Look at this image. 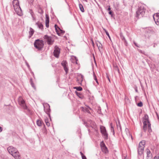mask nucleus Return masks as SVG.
<instances>
[{"label":"nucleus","mask_w":159,"mask_h":159,"mask_svg":"<svg viewBox=\"0 0 159 159\" xmlns=\"http://www.w3.org/2000/svg\"><path fill=\"white\" fill-rule=\"evenodd\" d=\"M93 96H92V97L90 96L89 97V99L90 101H92L93 99Z\"/></svg>","instance_id":"de8ad7c7"},{"label":"nucleus","mask_w":159,"mask_h":159,"mask_svg":"<svg viewBox=\"0 0 159 159\" xmlns=\"http://www.w3.org/2000/svg\"><path fill=\"white\" fill-rule=\"evenodd\" d=\"M101 149L102 152L105 153L107 154L108 152V149L107 147L102 148Z\"/></svg>","instance_id":"4be33fe9"},{"label":"nucleus","mask_w":159,"mask_h":159,"mask_svg":"<svg viewBox=\"0 0 159 159\" xmlns=\"http://www.w3.org/2000/svg\"><path fill=\"white\" fill-rule=\"evenodd\" d=\"M30 84L32 86V87H33L34 89H35V87L34 84V83H33L32 80V79H30Z\"/></svg>","instance_id":"2f4dec72"},{"label":"nucleus","mask_w":159,"mask_h":159,"mask_svg":"<svg viewBox=\"0 0 159 159\" xmlns=\"http://www.w3.org/2000/svg\"><path fill=\"white\" fill-rule=\"evenodd\" d=\"M146 141L145 140H142L139 143L138 148H137L138 154L139 156L142 155L143 152L145 148Z\"/></svg>","instance_id":"f03ea898"},{"label":"nucleus","mask_w":159,"mask_h":159,"mask_svg":"<svg viewBox=\"0 0 159 159\" xmlns=\"http://www.w3.org/2000/svg\"><path fill=\"white\" fill-rule=\"evenodd\" d=\"M99 43H100V45H98V43H97V45L98 46L99 50L100 51V49H102V45L100 42H99Z\"/></svg>","instance_id":"473e14b6"},{"label":"nucleus","mask_w":159,"mask_h":159,"mask_svg":"<svg viewBox=\"0 0 159 159\" xmlns=\"http://www.w3.org/2000/svg\"><path fill=\"white\" fill-rule=\"evenodd\" d=\"M54 27L55 28L56 31L57 33V34L58 35H60V34L59 33V30L60 29V28L57 26V24H55Z\"/></svg>","instance_id":"412c9836"},{"label":"nucleus","mask_w":159,"mask_h":159,"mask_svg":"<svg viewBox=\"0 0 159 159\" xmlns=\"http://www.w3.org/2000/svg\"><path fill=\"white\" fill-rule=\"evenodd\" d=\"M75 63L77 64H78V63H77L78 59H77V58H76L75 57Z\"/></svg>","instance_id":"8fccbe9b"},{"label":"nucleus","mask_w":159,"mask_h":159,"mask_svg":"<svg viewBox=\"0 0 159 159\" xmlns=\"http://www.w3.org/2000/svg\"><path fill=\"white\" fill-rule=\"evenodd\" d=\"M75 93L76 95L79 97L81 99H83L84 98V95L81 94L80 92H78L76 91H75Z\"/></svg>","instance_id":"a211bd4d"},{"label":"nucleus","mask_w":159,"mask_h":159,"mask_svg":"<svg viewBox=\"0 0 159 159\" xmlns=\"http://www.w3.org/2000/svg\"><path fill=\"white\" fill-rule=\"evenodd\" d=\"M15 11L16 12L17 14L20 16L22 15V11L20 6H18L14 8Z\"/></svg>","instance_id":"9d476101"},{"label":"nucleus","mask_w":159,"mask_h":159,"mask_svg":"<svg viewBox=\"0 0 159 159\" xmlns=\"http://www.w3.org/2000/svg\"><path fill=\"white\" fill-rule=\"evenodd\" d=\"M7 150L10 154L11 155L12 153L16 152V151H17L16 149L12 146L8 147L7 148Z\"/></svg>","instance_id":"1a4fd4ad"},{"label":"nucleus","mask_w":159,"mask_h":159,"mask_svg":"<svg viewBox=\"0 0 159 159\" xmlns=\"http://www.w3.org/2000/svg\"><path fill=\"white\" fill-rule=\"evenodd\" d=\"M154 159H159V154L156 155L154 158Z\"/></svg>","instance_id":"c03bdc74"},{"label":"nucleus","mask_w":159,"mask_h":159,"mask_svg":"<svg viewBox=\"0 0 159 159\" xmlns=\"http://www.w3.org/2000/svg\"><path fill=\"white\" fill-rule=\"evenodd\" d=\"M3 130V128L0 126V133L2 132Z\"/></svg>","instance_id":"bf43d9fd"},{"label":"nucleus","mask_w":159,"mask_h":159,"mask_svg":"<svg viewBox=\"0 0 159 159\" xmlns=\"http://www.w3.org/2000/svg\"><path fill=\"white\" fill-rule=\"evenodd\" d=\"M46 26L48 28L49 26V23H46Z\"/></svg>","instance_id":"603ef678"},{"label":"nucleus","mask_w":159,"mask_h":159,"mask_svg":"<svg viewBox=\"0 0 159 159\" xmlns=\"http://www.w3.org/2000/svg\"><path fill=\"white\" fill-rule=\"evenodd\" d=\"M45 122L47 126H49L50 125V124L48 122V119L45 120Z\"/></svg>","instance_id":"58836bf2"},{"label":"nucleus","mask_w":159,"mask_h":159,"mask_svg":"<svg viewBox=\"0 0 159 159\" xmlns=\"http://www.w3.org/2000/svg\"><path fill=\"white\" fill-rule=\"evenodd\" d=\"M102 134L103 135L104 138L105 139H107L108 138V135L107 132H105L104 133H102Z\"/></svg>","instance_id":"393cba45"},{"label":"nucleus","mask_w":159,"mask_h":159,"mask_svg":"<svg viewBox=\"0 0 159 159\" xmlns=\"http://www.w3.org/2000/svg\"><path fill=\"white\" fill-rule=\"evenodd\" d=\"M46 20H49V16L47 14L46 15Z\"/></svg>","instance_id":"3c124183"},{"label":"nucleus","mask_w":159,"mask_h":159,"mask_svg":"<svg viewBox=\"0 0 159 159\" xmlns=\"http://www.w3.org/2000/svg\"><path fill=\"white\" fill-rule=\"evenodd\" d=\"M84 124L85 125V126L87 127H88L89 126V125H88V123H87L85 121H84Z\"/></svg>","instance_id":"79ce46f5"},{"label":"nucleus","mask_w":159,"mask_h":159,"mask_svg":"<svg viewBox=\"0 0 159 159\" xmlns=\"http://www.w3.org/2000/svg\"><path fill=\"white\" fill-rule=\"evenodd\" d=\"M61 65L63 66L64 70H65L66 74H67L68 71V69L67 67V62L66 61L63 60L61 63Z\"/></svg>","instance_id":"6e6552de"},{"label":"nucleus","mask_w":159,"mask_h":159,"mask_svg":"<svg viewBox=\"0 0 159 159\" xmlns=\"http://www.w3.org/2000/svg\"><path fill=\"white\" fill-rule=\"evenodd\" d=\"M36 25L38 26L39 29L42 30L43 29V25L41 23L38 22L36 23Z\"/></svg>","instance_id":"aec40b11"},{"label":"nucleus","mask_w":159,"mask_h":159,"mask_svg":"<svg viewBox=\"0 0 159 159\" xmlns=\"http://www.w3.org/2000/svg\"><path fill=\"white\" fill-rule=\"evenodd\" d=\"M25 63H26V65L27 66L28 69H29V70H31V69L30 68V66L29 65V64L26 61H25Z\"/></svg>","instance_id":"a19ab883"},{"label":"nucleus","mask_w":159,"mask_h":159,"mask_svg":"<svg viewBox=\"0 0 159 159\" xmlns=\"http://www.w3.org/2000/svg\"><path fill=\"white\" fill-rule=\"evenodd\" d=\"M49 20H45V23H49Z\"/></svg>","instance_id":"13d9d810"},{"label":"nucleus","mask_w":159,"mask_h":159,"mask_svg":"<svg viewBox=\"0 0 159 159\" xmlns=\"http://www.w3.org/2000/svg\"><path fill=\"white\" fill-rule=\"evenodd\" d=\"M146 9L143 7H140L138 8L136 12V17L138 18L143 17L144 15Z\"/></svg>","instance_id":"7ed1b4c3"},{"label":"nucleus","mask_w":159,"mask_h":159,"mask_svg":"<svg viewBox=\"0 0 159 159\" xmlns=\"http://www.w3.org/2000/svg\"><path fill=\"white\" fill-rule=\"evenodd\" d=\"M34 32V30L31 27H30V31L29 32L30 38L33 35Z\"/></svg>","instance_id":"6ab92c4d"},{"label":"nucleus","mask_w":159,"mask_h":159,"mask_svg":"<svg viewBox=\"0 0 159 159\" xmlns=\"http://www.w3.org/2000/svg\"><path fill=\"white\" fill-rule=\"evenodd\" d=\"M18 102L20 105L24 109L27 110L29 112L30 111V110L28 108V107L25 104V101L24 100L22 99L21 98H20L19 99Z\"/></svg>","instance_id":"20e7f679"},{"label":"nucleus","mask_w":159,"mask_h":159,"mask_svg":"<svg viewBox=\"0 0 159 159\" xmlns=\"http://www.w3.org/2000/svg\"><path fill=\"white\" fill-rule=\"evenodd\" d=\"M30 13L32 17H33V16H34V12L31 10H30Z\"/></svg>","instance_id":"37998d69"},{"label":"nucleus","mask_w":159,"mask_h":159,"mask_svg":"<svg viewBox=\"0 0 159 159\" xmlns=\"http://www.w3.org/2000/svg\"><path fill=\"white\" fill-rule=\"evenodd\" d=\"M146 151L147 154V159H151L152 158V154L151 153L150 150L148 149L147 148Z\"/></svg>","instance_id":"f8f14e48"},{"label":"nucleus","mask_w":159,"mask_h":159,"mask_svg":"<svg viewBox=\"0 0 159 159\" xmlns=\"http://www.w3.org/2000/svg\"><path fill=\"white\" fill-rule=\"evenodd\" d=\"M134 89H135V90L136 92H137V93L138 92V90L137 89V87H136L134 88Z\"/></svg>","instance_id":"864d4df0"},{"label":"nucleus","mask_w":159,"mask_h":159,"mask_svg":"<svg viewBox=\"0 0 159 159\" xmlns=\"http://www.w3.org/2000/svg\"><path fill=\"white\" fill-rule=\"evenodd\" d=\"M107 10L108 11H111V8H110V6H108V8L107 9Z\"/></svg>","instance_id":"4d7b16f0"},{"label":"nucleus","mask_w":159,"mask_h":159,"mask_svg":"<svg viewBox=\"0 0 159 159\" xmlns=\"http://www.w3.org/2000/svg\"><path fill=\"white\" fill-rule=\"evenodd\" d=\"M105 33H106V35L108 36V37L110 39V36L108 32V31H105Z\"/></svg>","instance_id":"a18cd8bd"},{"label":"nucleus","mask_w":159,"mask_h":159,"mask_svg":"<svg viewBox=\"0 0 159 159\" xmlns=\"http://www.w3.org/2000/svg\"><path fill=\"white\" fill-rule=\"evenodd\" d=\"M100 146L101 148L106 147L105 145V144L103 141L101 142L100 144Z\"/></svg>","instance_id":"72a5a7b5"},{"label":"nucleus","mask_w":159,"mask_h":159,"mask_svg":"<svg viewBox=\"0 0 159 159\" xmlns=\"http://www.w3.org/2000/svg\"><path fill=\"white\" fill-rule=\"evenodd\" d=\"M93 78H94V80L96 81V82L98 84V81L97 79V78L96 76V75L94 73H93Z\"/></svg>","instance_id":"f704fd0d"},{"label":"nucleus","mask_w":159,"mask_h":159,"mask_svg":"<svg viewBox=\"0 0 159 159\" xmlns=\"http://www.w3.org/2000/svg\"><path fill=\"white\" fill-rule=\"evenodd\" d=\"M138 106L141 107L143 106V103L141 101H140L139 103L137 104Z\"/></svg>","instance_id":"e433bc0d"},{"label":"nucleus","mask_w":159,"mask_h":159,"mask_svg":"<svg viewBox=\"0 0 159 159\" xmlns=\"http://www.w3.org/2000/svg\"><path fill=\"white\" fill-rule=\"evenodd\" d=\"M101 132L102 134L107 132L106 128L105 127H102L100 128Z\"/></svg>","instance_id":"cd10ccee"},{"label":"nucleus","mask_w":159,"mask_h":159,"mask_svg":"<svg viewBox=\"0 0 159 159\" xmlns=\"http://www.w3.org/2000/svg\"><path fill=\"white\" fill-rule=\"evenodd\" d=\"M44 39L46 40L48 44L52 45L53 42L51 37L48 36L47 35H46L44 36Z\"/></svg>","instance_id":"423d86ee"},{"label":"nucleus","mask_w":159,"mask_h":159,"mask_svg":"<svg viewBox=\"0 0 159 159\" xmlns=\"http://www.w3.org/2000/svg\"><path fill=\"white\" fill-rule=\"evenodd\" d=\"M74 89H76V90L78 91H81L83 89L80 86L75 87Z\"/></svg>","instance_id":"c85d7f7f"},{"label":"nucleus","mask_w":159,"mask_h":159,"mask_svg":"<svg viewBox=\"0 0 159 159\" xmlns=\"http://www.w3.org/2000/svg\"><path fill=\"white\" fill-rule=\"evenodd\" d=\"M115 69L116 70H118V71H119V69H118V67L117 66H116V67H115Z\"/></svg>","instance_id":"69168bd1"},{"label":"nucleus","mask_w":159,"mask_h":159,"mask_svg":"<svg viewBox=\"0 0 159 159\" xmlns=\"http://www.w3.org/2000/svg\"><path fill=\"white\" fill-rule=\"evenodd\" d=\"M60 52V49L57 46H55L53 52L54 56L57 58H58Z\"/></svg>","instance_id":"39448f33"},{"label":"nucleus","mask_w":159,"mask_h":159,"mask_svg":"<svg viewBox=\"0 0 159 159\" xmlns=\"http://www.w3.org/2000/svg\"><path fill=\"white\" fill-rule=\"evenodd\" d=\"M117 128H118L119 127L120 128V129H121V126H120V125L119 122L118 124H117Z\"/></svg>","instance_id":"09e8293b"},{"label":"nucleus","mask_w":159,"mask_h":159,"mask_svg":"<svg viewBox=\"0 0 159 159\" xmlns=\"http://www.w3.org/2000/svg\"><path fill=\"white\" fill-rule=\"evenodd\" d=\"M134 44L135 45V46H136V47H139L138 46L136 43L135 42H134Z\"/></svg>","instance_id":"680f3d73"},{"label":"nucleus","mask_w":159,"mask_h":159,"mask_svg":"<svg viewBox=\"0 0 159 159\" xmlns=\"http://www.w3.org/2000/svg\"><path fill=\"white\" fill-rule=\"evenodd\" d=\"M120 38L122 41H123L125 38L124 37V36L123 35L122 33L121 32H120Z\"/></svg>","instance_id":"c756f323"},{"label":"nucleus","mask_w":159,"mask_h":159,"mask_svg":"<svg viewBox=\"0 0 159 159\" xmlns=\"http://www.w3.org/2000/svg\"><path fill=\"white\" fill-rule=\"evenodd\" d=\"M110 126H111V132L113 133V134L114 135H115V131L114 129V127L112 126V123L110 124Z\"/></svg>","instance_id":"bb28decb"},{"label":"nucleus","mask_w":159,"mask_h":159,"mask_svg":"<svg viewBox=\"0 0 159 159\" xmlns=\"http://www.w3.org/2000/svg\"><path fill=\"white\" fill-rule=\"evenodd\" d=\"M153 16L156 24L159 25V13L154 14Z\"/></svg>","instance_id":"0eeeda50"},{"label":"nucleus","mask_w":159,"mask_h":159,"mask_svg":"<svg viewBox=\"0 0 159 159\" xmlns=\"http://www.w3.org/2000/svg\"><path fill=\"white\" fill-rule=\"evenodd\" d=\"M34 45L38 50H41L43 47V41L39 39H36L34 42Z\"/></svg>","instance_id":"f257e3e1"},{"label":"nucleus","mask_w":159,"mask_h":159,"mask_svg":"<svg viewBox=\"0 0 159 159\" xmlns=\"http://www.w3.org/2000/svg\"><path fill=\"white\" fill-rule=\"evenodd\" d=\"M92 45H93V47H94V44L93 41V40H92Z\"/></svg>","instance_id":"774afa93"},{"label":"nucleus","mask_w":159,"mask_h":159,"mask_svg":"<svg viewBox=\"0 0 159 159\" xmlns=\"http://www.w3.org/2000/svg\"><path fill=\"white\" fill-rule=\"evenodd\" d=\"M79 5L80 9V10L82 12H84V10L83 7V6L81 3H79Z\"/></svg>","instance_id":"5701e85b"},{"label":"nucleus","mask_w":159,"mask_h":159,"mask_svg":"<svg viewBox=\"0 0 159 159\" xmlns=\"http://www.w3.org/2000/svg\"><path fill=\"white\" fill-rule=\"evenodd\" d=\"M36 123L37 125L38 126H40L42 125V124L43 123V122L41 120H37Z\"/></svg>","instance_id":"b1692460"},{"label":"nucleus","mask_w":159,"mask_h":159,"mask_svg":"<svg viewBox=\"0 0 159 159\" xmlns=\"http://www.w3.org/2000/svg\"><path fill=\"white\" fill-rule=\"evenodd\" d=\"M80 154H81V157L82 156H84V155L81 152H80Z\"/></svg>","instance_id":"e2e57ef3"},{"label":"nucleus","mask_w":159,"mask_h":159,"mask_svg":"<svg viewBox=\"0 0 159 159\" xmlns=\"http://www.w3.org/2000/svg\"><path fill=\"white\" fill-rule=\"evenodd\" d=\"M12 3L14 8L20 6L19 1L17 0H14Z\"/></svg>","instance_id":"2eb2a0df"},{"label":"nucleus","mask_w":159,"mask_h":159,"mask_svg":"<svg viewBox=\"0 0 159 159\" xmlns=\"http://www.w3.org/2000/svg\"><path fill=\"white\" fill-rule=\"evenodd\" d=\"M123 41H124L125 45L126 46H127L128 43L126 39H125Z\"/></svg>","instance_id":"ea45409f"},{"label":"nucleus","mask_w":159,"mask_h":159,"mask_svg":"<svg viewBox=\"0 0 159 159\" xmlns=\"http://www.w3.org/2000/svg\"><path fill=\"white\" fill-rule=\"evenodd\" d=\"M11 155L14 157L15 159H20V156L19 154V152L18 151L16 152L12 153Z\"/></svg>","instance_id":"9b49d317"},{"label":"nucleus","mask_w":159,"mask_h":159,"mask_svg":"<svg viewBox=\"0 0 159 159\" xmlns=\"http://www.w3.org/2000/svg\"><path fill=\"white\" fill-rule=\"evenodd\" d=\"M143 121H145V123H147L148 125L149 123H150L149 121L148 117L147 115H145L143 120Z\"/></svg>","instance_id":"dca6fc26"},{"label":"nucleus","mask_w":159,"mask_h":159,"mask_svg":"<svg viewBox=\"0 0 159 159\" xmlns=\"http://www.w3.org/2000/svg\"><path fill=\"white\" fill-rule=\"evenodd\" d=\"M151 124L149 123L148 125V131L149 133H150L152 132V129L151 128Z\"/></svg>","instance_id":"a878e982"},{"label":"nucleus","mask_w":159,"mask_h":159,"mask_svg":"<svg viewBox=\"0 0 159 159\" xmlns=\"http://www.w3.org/2000/svg\"><path fill=\"white\" fill-rule=\"evenodd\" d=\"M156 114L157 116V118L159 120V116L157 112H156Z\"/></svg>","instance_id":"6e6d98bb"},{"label":"nucleus","mask_w":159,"mask_h":159,"mask_svg":"<svg viewBox=\"0 0 159 159\" xmlns=\"http://www.w3.org/2000/svg\"><path fill=\"white\" fill-rule=\"evenodd\" d=\"M87 107H81V108L82 109V110L84 112H86L89 114H91V113L89 111L90 110H92V109L88 106H87Z\"/></svg>","instance_id":"ddd939ff"},{"label":"nucleus","mask_w":159,"mask_h":159,"mask_svg":"<svg viewBox=\"0 0 159 159\" xmlns=\"http://www.w3.org/2000/svg\"><path fill=\"white\" fill-rule=\"evenodd\" d=\"M38 12L39 13L42 15L43 14V11L42 9L40 8L38 10Z\"/></svg>","instance_id":"c9c22d12"},{"label":"nucleus","mask_w":159,"mask_h":159,"mask_svg":"<svg viewBox=\"0 0 159 159\" xmlns=\"http://www.w3.org/2000/svg\"><path fill=\"white\" fill-rule=\"evenodd\" d=\"M47 108H44V111H45L46 113L50 117V112L51 111L50 109V106L49 104H48L47 105Z\"/></svg>","instance_id":"4468645a"},{"label":"nucleus","mask_w":159,"mask_h":159,"mask_svg":"<svg viewBox=\"0 0 159 159\" xmlns=\"http://www.w3.org/2000/svg\"><path fill=\"white\" fill-rule=\"evenodd\" d=\"M3 159H9V158L7 157H4L3 158Z\"/></svg>","instance_id":"0e129e2a"},{"label":"nucleus","mask_w":159,"mask_h":159,"mask_svg":"<svg viewBox=\"0 0 159 159\" xmlns=\"http://www.w3.org/2000/svg\"><path fill=\"white\" fill-rule=\"evenodd\" d=\"M97 112L99 114H102L101 111V109L100 107H99L98 108V109L97 110Z\"/></svg>","instance_id":"4c0bfd02"},{"label":"nucleus","mask_w":159,"mask_h":159,"mask_svg":"<svg viewBox=\"0 0 159 159\" xmlns=\"http://www.w3.org/2000/svg\"><path fill=\"white\" fill-rule=\"evenodd\" d=\"M108 13H109V14L111 15V16L112 17H113V14L112 13V11H109V12H108Z\"/></svg>","instance_id":"49530a36"},{"label":"nucleus","mask_w":159,"mask_h":159,"mask_svg":"<svg viewBox=\"0 0 159 159\" xmlns=\"http://www.w3.org/2000/svg\"><path fill=\"white\" fill-rule=\"evenodd\" d=\"M33 20H35V18L34 17V16H33V17H32Z\"/></svg>","instance_id":"338daca9"},{"label":"nucleus","mask_w":159,"mask_h":159,"mask_svg":"<svg viewBox=\"0 0 159 159\" xmlns=\"http://www.w3.org/2000/svg\"><path fill=\"white\" fill-rule=\"evenodd\" d=\"M65 32L64 31L61 30V29L59 30V33L60 34V35L59 36H61L63 34L65 33Z\"/></svg>","instance_id":"7c9ffc66"},{"label":"nucleus","mask_w":159,"mask_h":159,"mask_svg":"<svg viewBox=\"0 0 159 159\" xmlns=\"http://www.w3.org/2000/svg\"><path fill=\"white\" fill-rule=\"evenodd\" d=\"M82 159H87L86 157V156L85 155H84V156H82Z\"/></svg>","instance_id":"5fc2aeb1"},{"label":"nucleus","mask_w":159,"mask_h":159,"mask_svg":"<svg viewBox=\"0 0 159 159\" xmlns=\"http://www.w3.org/2000/svg\"><path fill=\"white\" fill-rule=\"evenodd\" d=\"M143 129L144 132H146L148 128V123H145V121H143Z\"/></svg>","instance_id":"f3484780"},{"label":"nucleus","mask_w":159,"mask_h":159,"mask_svg":"<svg viewBox=\"0 0 159 159\" xmlns=\"http://www.w3.org/2000/svg\"><path fill=\"white\" fill-rule=\"evenodd\" d=\"M129 99L128 98H127V97L125 95V100H128Z\"/></svg>","instance_id":"052dcab7"}]
</instances>
